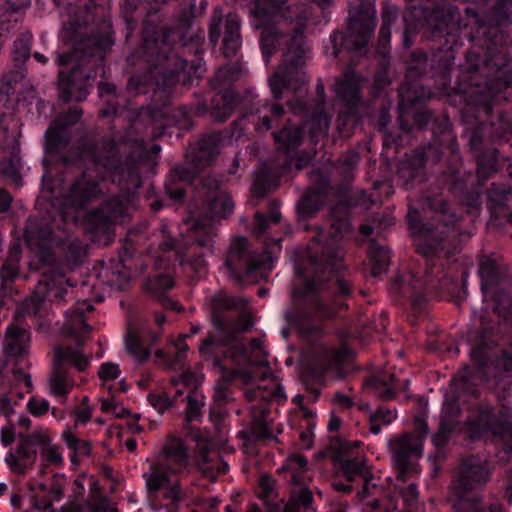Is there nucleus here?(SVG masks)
Returning a JSON list of instances; mask_svg holds the SVG:
<instances>
[{
    "mask_svg": "<svg viewBox=\"0 0 512 512\" xmlns=\"http://www.w3.org/2000/svg\"><path fill=\"white\" fill-rule=\"evenodd\" d=\"M26 331L17 325H10L5 332V352L18 357L25 353Z\"/></svg>",
    "mask_w": 512,
    "mask_h": 512,
    "instance_id": "3c124183",
    "label": "nucleus"
},
{
    "mask_svg": "<svg viewBox=\"0 0 512 512\" xmlns=\"http://www.w3.org/2000/svg\"><path fill=\"white\" fill-rule=\"evenodd\" d=\"M348 215L349 205L343 201L338 202L331 208L329 235L333 240L343 238L351 231V223Z\"/></svg>",
    "mask_w": 512,
    "mask_h": 512,
    "instance_id": "c03bdc74",
    "label": "nucleus"
},
{
    "mask_svg": "<svg viewBox=\"0 0 512 512\" xmlns=\"http://www.w3.org/2000/svg\"><path fill=\"white\" fill-rule=\"evenodd\" d=\"M497 345L494 328L483 327L476 334V345L471 350V358L477 368V376L483 381L500 377L503 372L512 371V346L491 359V350Z\"/></svg>",
    "mask_w": 512,
    "mask_h": 512,
    "instance_id": "f8f14e48",
    "label": "nucleus"
},
{
    "mask_svg": "<svg viewBox=\"0 0 512 512\" xmlns=\"http://www.w3.org/2000/svg\"><path fill=\"white\" fill-rule=\"evenodd\" d=\"M334 90L342 107L358 108L361 104L360 78L352 71H346L335 82Z\"/></svg>",
    "mask_w": 512,
    "mask_h": 512,
    "instance_id": "bb28decb",
    "label": "nucleus"
},
{
    "mask_svg": "<svg viewBox=\"0 0 512 512\" xmlns=\"http://www.w3.org/2000/svg\"><path fill=\"white\" fill-rule=\"evenodd\" d=\"M288 0H253L250 10L253 18L259 23L274 20L289 21L294 24L288 51L285 53L284 66L269 78V86L275 100L282 99L284 89L296 94L302 93L305 84L304 74L300 71L305 66V29L311 12L306 5L288 6Z\"/></svg>",
    "mask_w": 512,
    "mask_h": 512,
    "instance_id": "20e7f679",
    "label": "nucleus"
},
{
    "mask_svg": "<svg viewBox=\"0 0 512 512\" xmlns=\"http://www.w3.org/2000/svg\"><path fill=\"white\" fill-rule=\"evenodd\" d=\"M70 134L67 129L52 122L45 132V151L48 154H56L67 147L70 142Z\"/></svg>",
    "mask_w": 512,
    "mask_h": 512,
    "instance_id": "de8ad7c7",
    "label": "nucleus"
},
{
    "mask_svg": "<svg viewBox=\"0 0 512 512\" xmlns=\"http://www.w3.org/2000/svg\"><path fill=\"white\" fill-rule=\"evenodd\" d=\"M348 350L345 347L323 348L321 351L322 369L340 370L347 361Z\"/></svg>",
    "mask_w": 512,
    "mask_h": 512,
    "instance_id": "6e6d98bb",
    "label": "nucleus"
},
{
    "mask_svg": "<svg viewBox=\"0 0 512 512\" xmlns=\"http://www.w3.org/2000/svg\"><path fill=\"white\" fill-rule=\"evenodd\" d=\"M389 447L392 451L394 467L402 472L411 466L410 457L420 455L421 451L415 437L411 433H403L389 441Z\"/></svg>",
    "mask_w": 512,
    "mask_h": 512,
    "instance_id": "cd10ccee",
    "label": "nucleus"
},
{
    "mask_svg": "<svg viewBox=\"0 0 512 512\" xmlns=\"http://www.w3.org/2000/svg\"><path fill=\"white\" fill-rule=\"evenodd\" d=\"M426 152L419 148L413 154H406L398 167V178L402 180V186L410 189L415 181L421 182L425 177Z\"/></svg>",
    "mask_w": 512,
    "mask_h": 512,
    "instance_id": "b1692460",
    "label": "nucleus"
},
{
    "mask_svg": "<svg viewBox=\"0 0 512 512\" xmlns=\"http://www.w3.org/2000/svg\"><path fill=\"white\" fill-rule=\"evenodd\" d=\"M196 451L198 469L210 481L214 482L219 475L228 472V463L215 450L213 442L207 439H198Z\"/></svg>",
    "mask_w": 512,
    "mask_h": 512,
    "instance_id": "4be33fe9",
    "label": "nucleus"
},
{
    "mask_svg": "<svg viewBox=\"0 0 512 512\" xmlns=\"http://www.w3.org/2000/svg\"><path fill=\"white\" fill-rule=\"evenodd\" d=\"M316 95L314 107L308 109L307 102L300 95L288 101V106L294 114H306L305 125L308 126L310 136L317 138L328 131L330 117L325 112V88L321 80L316 84Z\"/></svg>",
    "mask_w": 512,
    "mask_h": 512,
    "instance_id": "dca6fc26",
    "label": "nucleus"
},
{
    "mask_svg": "<svg viewBox=\"0 0 512 512\" xmlns=\"http://www.w3.org/2000/svg\"><path fill=\"white\" fill-rule=\"evenodd\" d=\"M240 97L232 89H226L216 93L211 99L210 106L202 101L191 107L197 116H204L210 113L212 119L218 123L226 122L238 105Z\"/></svg>",
    "mask_w": 512,
    "mask_h": 512,
    "instance_id": "412c9836",
    "label": "nucleus"
},
{
    "mask_svg": "<svg viewBox=\"0 0 512 512\" xmlns=\"http://www.w3.org/2000/svg\"><path fill=\"white\" fill-rule=\"evenodd\" d=\"M375 14L374 5L369 0H360L357 11L347 21L346 30L331 36V54L337 57L344 50L354 52L365 48L376 27Z\"/></svg>",
    "mask_w": 512,
    "mask_h": 512,
    "instance_id": "1a4fd4ad",
    "label": "nucleus"
},
{
    "mask_svg": "<svg viewBox=\"0 0 512 512\" xmlns=\"http://www.w3.org/2000/svg\"><path fill=\"white\" fill-rule=\"evenodd\" d=\"M85 228L95 237H109L112 226L117 222L101 207L89 211L84 218Z\"/></svg>",
    "mask_w": 512,
    "mask_h": 512,
    "instance_id": "79ce46f5",
    "label": "nucleus"
},
{
    "mask_svg": "<svg viewBox=\"0 0 512 512\" xmlns=\"http://www.w3.org/2000/svg\"><path fill=\"white\" fill-rule=\"evenodd\" d=\"M233 208L231 197L223 193L206 197L201 209L197 205H190L191 216L185 223L191 230V239L202 247H212L217 235L216 220L228 217Z\"/></svg>",
    "mask_w": 512,
    "mask_h": 512,
    "instance_id": "6e6552de",
    "label": "nucleus"
},
{
    "mask_svg": "<svg viewBox=\"0 0 512 512\" xmlns=\"http://www.w3.org/2000/svg\"><path fill=\"white\" fill-rule=\"evenodd\" d=\"M285 110L280 104L269 103L268 100L255 103L248 114L245 116H256L257 120L253 121L255 129L259 132H265L272 128V120L280 119Z\"/></svg>",
    "mask_w": 512,
    "mask_h": 512,
    "instance_id": "473e14b6",
    "label": "nucleus"
},
{
    "mask_svg": "<svg viewBox=\"0 0 512 512\" xmlns=\"http://www.w3.org/2000/svg\"><path fill=\"white\" fill-rule=\"evenodd\" d=\"M21 254V244L13 242L9 246L7 257L0 268L1 291L4 296H12L17 293L13 284L19 277Z\"/></svg>",
    "mask_w": 512,
    "mask_h": 512,
    "instance_id": "a878e982",
    "label": "nucleus"
},
{
    "mask_svg": "<svg viewBox=\"0 0 512 512\" xmlns=\"http://www.w3.org/2000/svg\"><path fill=\"white\" fill-rule=\"evenodd\" d=\"M32 35L30 33H23L14 41L13 45V59L17 63H22L30 56Z\"/></svg>",
    "mask_w": 512,
    "mask_h": 512,
    "instance_id": "774afa93",
    "label": "nucleus"
},
{
    "mask_svg": "<svg viewBox=\"0 0 512 512\" xmlns=\"http://www.w3.org/2000/svg\"><path fill=\"white\" fill-rule=\"evenodd\" d=\"M165 116L166 112L163 108L156 106L141 107L135 115V119L131 124V129L137 130L142 123L145 125L159 123V126L162 127L161 121Z\"/></svg>",
    "mask_w": 512,
    "mask_h": 512,
    "instance_id": "4d7b16f0",
    "label": "nucleus"
},
{
    "mask_svg": "<svg viewBox=\"0 0 512 512\" xmlns=\"http://www.w3.org/2000/svg\"><path fill=\"white\" fill-rule=\"evenodd\" d=\"M93 305L87 301L77 302L73 308L66 312V320L63 325L66 332L72 335L86 334L91 330L85 319V313L93 310Z\"/></svg>",
    "mask_w": 512,
    "mask_h": 512,
    "instance_id": "c9c22d12",
    "label": "nucleus"
},
{
    "mask_svg": "<svg viewBox=\"0 0 512 512\" xmlns=\"http://www.w3.org/2000/svg\"><path fill=\"white\" fill-rule=\"evenodd\" d=\"M497 152L498 150L495 149L491 155H487L486 153L476 155L477 176L481 180H487L494 172H496L497 158L495 154Z\"/></svg>",
    "mask_w": 512,
    "mask_h": 512,
    "instance_id": "338daca9",
    "label": "nucleus"
},
{
    "mask_svg": "<svg viewBox=\"0 0 512 512\" xmlns=\"http://www.w3.org/2000/svg\"><path fill=\"white\" fill-rule=\"evenodd\" d=\"M397 418L395 410L378 407L377 410L370 414L369 423L371 433L377 435L381 431V425H389Z\"/></svg>",
    "mask_w": 512,
    "mask_h": 512,
    "instance_id": "0e129e2a",
    "label": "nucleus"
},
{
    "mask_svg": "<svg viewBox=\"0 0 512 512\" xmlns=\"http://www.w3.org/2000/svg\"><path fill=\"white\" fill-rule=\"evenodd\" d=\"M62 438L68 448L72 451L71 461L76 463L78 456H89L91 453V442L76 437L71 431H64Z\"/></svg>",
    "mask_w": 512,
    "mask_h": 512,
    "instance_id": "052dcab7",
    "label": "nucleus"
},
{
    "mask_svg": "<svg viewBox=\"0 0 512 512\" xmlns=\"http://www.w3.org/2000/svg\"><path fill=\"white\" fill-rule=\"evenodd\" d=\"M112 45L108 36L90 35L82 39L74 51L57 54V65L64 66L75 62L71 71H59L57 90L64 102L84 101L91 87V80L97 76L103 64V51Z\"/></svg>",
    "mask_w": 512,
    "mask_h": 512,
    "instance_id": "423d86ee",
    "label": "nucleus"
},
{
    "mask_svg": "<svg viewBox=\"0 0 512 512\" xmlns=\"http://www.w3.org/2000/svg\"><path fill=\"white\" fill-rule=\"evenodd\" d=\"M242 300L237 297L229 296L224 292H219L211 299V322L213 328L227 327L230 317L227 313L238 308Z\"/></svg>",
    "mask_w": 512,
    "mask_h": 512,
    "instance_id": "2f4dec72",
    "label": "nucleus"
},
{
    "mask_svg": "<svg viewBox=\"0 0 512 512\" xmlns=\"http://www.w3.org/2000/svg\"><path fill=\"white\" fill-rule=\"evenodd\" d=\"M222 27L223 54L225 57H233L242 44L239 17L236 14H228L223 20L221 10L216 8L209 24V40L214 46L222 35Z\"/></svg>",
    "mask_w": 512,
    "mask_h": 512,
    "instance_id": "f3484780",
    "label": "nucleus"
},
{
    "mask_svg": "<svg viewBox=\"0 0 512 512\" xmlns=\"http://www.w3.org/2000/svg\"><path fill=\"white\" fill-rule=\"evenodd\" d=\"M431 130L435 138L438 139L440 146H450L455 142V139L451 134V122L446 114H435Z\"/></svg>",
    "mask_w": 512,
    "mask_h": 512,
    "instance_id": "5fc2aeb1",
    "label": "nucleus"
},
{
    "mask_svg": "<svg viewBox=\"0 0 512 512\" xmlns=\"http://www.w3.org/2000/svg\"><path fill=\"white\" fill-rule=\"evenodd\" d=\"M310 260L314 274L294 289L293 305L284 314L288 325L305 338L318 334L319 323L344 317L356 291L335 246L322 247Z\"/></svg>",
    "mask_w": 512,
    "mask_h": 512,
    "instance_id": "f257e3e1",
    "label": "nucleus"
},
{
    "mask_svg": "<svg viewBox=\"0 0 512 512\" xmlns=\"http://www.w3.org/2000/svg\"><path fill=\"white\" fill-rule=\"evenodd\" d=\"M200 245L191 239V230L188 234V246L185 249L177 250V261L180 265H188L196 274H203L206 271V265L203 254L197 253L195 247ZM201 248H203L201 246Z\"/></svg>",
    "mask_w": 512,
    "mask_h": 512,
    "instance_id": "49530a36",
    "label": "nucleus"
},
{
    "mask_svg": "<svg viewBox=\"0 0 512 512\" xmlns=\"http://www.w3.org/2000/svg\"><path fill=\"white\" fill-rule=\"evenodd\" d=\"M64 276L59 274H44L38 281L35 288V297L38 301H57L61 302L67 294V289L63 285Z\"/></svg>",
    "mask_w": 512,
    "mask_h": 512,
    "instance_id": "72a5a7b5",
    "label": "nucleus"
},
{
    "mask_svg": "<svg viewBox=\"0 0 512 512\" xmlns=\"http://www.w3.org/2000/svg\"><path fill=\"white\" fill-rule=\"evenodd\" d=\"M481 62L479 54L472 51L466 54V64L459 77L458 90L468 105L477 107L488 116L493 109L496 90L492 81L479 73Z\"/></svg>",
    "mask_w": 512,
    "mask_h": 512,
    "instance_id": "9d476101",
    "label": "nucleus"
},
{
    "mask_svg": "<svg viewBox=\"0 0 512 512\" xmlns=\"http://www.w3.org/2000/svg\"><path fill=\"white\" fill-rule=\"evenodd\" d=\"M36 456L37 450L20 439L15 451H10L6 456L5 462L13 473L23 475L34 464Z\"/></svg>",
    "mask_w": 512,
    "mask_h": 512,
    "instance_id": "58836bf2",
    "label": "nucleus"
},
{
    "mask_svg": "<svg viewBox=\"0 0 512 512\" xmlns=\"http://www.w3.org/2000/svg\"><path fill=\"white\" fill-rule=\"evenodd\" d=\"M313 495L308 487L294 488L290 492L289 500L283 507V512H300L301 509L311 508Z\"/></svg>",
    "mask_w": 512,
    "mask_h": 512,
    "instance_id": "603ef678",
    "label": "nucleus"
},
{
    "mask_svg": "<svg viewBox=\"0 0 512 512\" xmlns=\"http://www.w3.org/2000/svg\"><path fill=\"white\" fill-rule=\"evenodd\" d=\"M329 180L322 179L315 187L309 188L297 203V212L304 219L312 218L324 205L328 196Z\"/></svg>",
    "mask_w": 512,
    "mask_h": 512,
    "instance_id": "c756f323",
    "label": "nucleus"
},
{
    "mask_svg": "<svg viewBox=\"0 0 512 512\" xmlns=\"http://www.w3.org/2000/svg\"><path fill=\"white\" fill-rule=\"evenodd\" d=\"M430 220L423 222L418 210H410L407 215L409 229L420 238L415 242L416 251L425 259V278H416L412 273L397 276L389 284V292L398 301L409 299L415 308H421L425 294L432 284V269L436 259L449 258L459 247L458 216L442 197H427Z\"/></svg>",
    "mask_w": 512,
    "mask_h": 512,
    "instance_id": "f03ea898",
    "label": "nucleus"
},
{
    "mask_svg": "<svg viewBox=\"0 0 512 512\" xmlns=\"http://www.w3.org/2000/svg\"><path fill=\"white\" fill-rule=\"evenodd\" d=\"M277 149L285 154L291 153L302 144L304 130L298 125L288 122L282 129L273 132Z\"/></svg>",
    "mask_w": 512,
    "mask_h": 512,
    "instance_id": "a19ab883",
    "label": "nucleus"
},
{
    "mask_svg": "<svg viewBox=\"0 0 512 512\" xmlns=\"http://www.w3.org/2000/svg\"><path fill=\"white\" fill-rule=\"evenodd\" d=\"M409 381L405 380L401 385L395 373L380 372L370 376L365 381V385L371 390L373 396L381 401H390L396 398L399 390H405Z\"/></svg>",
    "mask_w": 512,
    "mask_h": 512,
    "instance_id": "393cba45",
    "label": "nucleus"
},
{
    "mask_svg": "<svg viewBox=\"0 0 512 512\" xmlns=\"http://www.w3.org/2000/svg\"><path fill=\"white\" fill-rule=\"evenodd\" d=\"M164 458L160 463H167L171 468V474H177L188 465V454L181 439L169 437L163 448Z\"/></svg>",
    "mask_w": 512,
    "mask_h": 512,
    "instance_id": "f704fd0d",
    "label": "nucleus"
},
{
    "mask_svg": "<svg viewBox=\"0 0 512 512\" xmlns=\"http://www.w3.org/2000/svg\"><path fill=\"white\" fill-rule=\"evenodd\" d=\"M491 473L479 457L464 458L454 480L451 483L457 499L467 498V494L477 487L485 485L490 480Z\"/></svg>",
    "mask_w": 512,
    "mask_h": 512,
    "instance_id": "a211bd4d",
    "label": "nucleus"
},
{
    "mask_svg": "<svg viewBox=\"0 0 512 512\" xmlns=\"http://www.w3.org/2000/svg\"><path fill=\"white\" fill-rule=\"evenodd\" d=\"M190 26V18L180 20L178 27L146 25L143 29L142 58L145 73L132 75L127 84L131 93L157 92L172 85L186 67L183 58L186 45L181 39Z\"/></svg>",
    "mask_w": 512,
    "mask_h": 512,
    "instance_id": "7ed1b4c3",
    "label": "nucleus"
},
{
    "mask_svg": "<svg viewBox=\"0 0 512 512\" xmlns=\"http://www.w3.org/2000/svg\"><path fill=\"white\" fill-rule=\"evenodd\" d=\"M434 34L450 35L461 26V16L458 8L450 3L437 5L430 16Z\"/></svg>",
    "mask_w": 512,
    "mask_h": 512,
    "instance_id": "c85d7f7f",
    "label": "nucleus"
},
{
    "mask_svg": "<svg viewBox=\"0 0 512 512\" xmlns=\"http://www.w3.org/2000/svg\"><path fill=\"white\" fill-rule=\"evenodd\" d=\"M99 141H112L113 145H115V147H116L118 157L120 158V161L122 162V164H124L126 162L127 158L130 156V152L133 149L132 145L134 144V142H140L143 145L144 149L147 151V158L145 160H143V162L138 164V172L139 173H140V167L150 160L151 154H158L161 149L159 145L153 144L151 147V150L149 151L146 147L145 141L142 138L132 137L130 135V133H128L125 136H122L120 138L119 142H116L112 138H102Z\"/></svg>",
    "mask_w": 512,
    "mask_h": 512,
    "instance_id": "a18cd8bd",
    "label": "nucleus"
},
{
    "mask_svg": "<svg viewBox=\"0 0 512 512\" xmlns=\"http://www.w3.org/2000/svg\"><path fill=\"white\" fill-rule=\"evenodd\" d=\"M64 479L55 475L49 485L48 495L49 497H43L38 499L35 503L38 510L43 512L48 511L52 507L53 501H59L64 494Z\"/></svg>",
    "mask_w": 512,
    "mask_h": 512,
    "instance_id": "13d9d810",
    "label": "nucleus"
},
{
    "mask_svg": "<svg viewBox=\"0 0 512 512\" xmlns=\"http://www.w3.org/2000/svg\"><path fill=\"white\" fill-rule=\"evenodd\" d=\"M130 156L122 164L112 141H89L84 145L96 165L102 166L117 183L120 193L105 199L101 207L117 222L123 224L132 217L135 209L136 190L141 186L138 164L147 158V151L140 142H134Z\"/></svg>",
    "mask_w": 512,
    "mask_h": 512,
    "instance_id": "39448f33",
    "label": "nucleus"
},
{
    "mask_svg": "<svg viewBox=\"0 0 512 512\" xmlns=\"http://www.w3.org/2000/svg\"><path fill=\"white\" fill-rule=\"evenodd\" d=\"M90 140H88L89 142ZM87 141L83 144L85 145ZM82 153L85 157L89 158L93 163V168H87L76 177L71 183L69 189L64 195L63 220H67L66 208H73L75 210L82 209L102 195L100 182L105 180L108 172L102 166L96 165L91 157L85 153L84 146H82Z\"/></svg>",
    "mask_w": 512,
    "mask_h": 512,
    "instance_id": "2eb2a0df",
    "label": "nucleus"
},
{
    "mask_svg": "<svg viewBox=\"0 0 512 512\" xmlns=\"http://www.w3.org/2000/svg\"><path fill=\"white\" fill-rule=\"evenodd\" d=\"M171 468L167 463H155L151 465V473L146 477L148 492L156 493L169 482Z\"/></svg>",
    "mask_w": 512,
    "mask_h": 512,
    "instance_id": "864d4df0",
    "label": "nucleus"
},
{
    "mask_svg": "<svg viewBox=\"0 0 512 512\" xmlns=\"http://www.w3.org/2000/svg\"><path fill=\"white\" fill-rule=\"evenodd\" d=\"M294 25L295 23L290 24L289 21L284 23V20H274L273 22L267 23L257 22V28H262L260 44L266 63L270 61V57L275 54L283 45L286 46L284 53L288 51ZM284 58L285 54H283L282 63L279 65L274 74L277 73L281 67L285 65Z\"/></svg>",
    "mask_w": 512,
    "mask_h": 512,
    "instance_id": "6ab92c4d",
    "label": "nucleus"
},
{
    "mask_svg": "<svg viewBox=\"0 0 512 512\" xmlns=\"http://www.w3.org/2000/svg\"><path fill=\"white\" fill-rule=\"evenodd\" d=\"M368 253L372 275L379 276L386 273L391 260L390 250L373 240L369 243Z\"/></svg>",
    "mask_w": 512,
    "mask_h": 512,
    "instance_id": "09e8293b",
    "label": "nucleus"
},
{
    "mask_svg": "<svg viewBox=\"0 0 512 512\" xmlns=\"http://www.w3.org/2000/svg\"><path fill=\"white\" fill-rule=\"evenodd\" d=\"M222 140L220 132H212L200 138L197 145L186 154L184 163L176 165L170 172L166 182L167 195L176 201L185 197V186L194 181L203 169L212 165L218 155Z\"/></svg>",
    "mask_w": 512,
    "mask_h": 512,
    "instance_id": "0eeeda50",
    "label": "nucleus"
},
{
    "mask_svg": "<svg viewBox=\"0 0 512 512\" xmlns=\"http://www.w3.org/2000/svg\"><path fill=\"white\" fill-rule=\"evenodd\" d=\"M174 285L175 282L172 276L159 274L147 281L146 288L164 308L178 311L180 309L178 302L167 296V291L172 289Z\"/></svg>",
    "mask_w": 512,
    "mask_h": 512,
    "instance_id": "4c0bfd02",
    "label": "nucleus"
},
{
    "mask_svg": "<svg viewBox=\"0 0 512 512\" xmlns=\"http://www.w3.org/2000/svg\"><path fill=\"white\" fill-rule=\"evenodd\" d=\"M360 445V441L336 439L329 446V451L331 460L339 465L347 481L354 482L358 478L363 480V487L358 494L364 499L370 494L369 487L374 476L365 454L359 451Z\"/></svg>",
    "mask_w": 512,
    "mask_h": 512,
    "instance_id": "9b49d317",
    "label": "nucleus"
},
{
    "mask_svg": "<svg viewBox=\"0 0 512 512\" xmlns=\"http://www.w3.org/2000/svg\"><path fill=\"white\" fill-rule=\"evenodd\" d=\"M277 184L273 177L265 170L260 171L254 180L252 193L258 198H264L274 191Z\"/></svg>",
    "mask_w": 512,
    "mask_h": 512,
    "instance_id": "69168bd1",
    "label": "nucleus"
},
{
    "mask_svg": "<svg viewBox=\"0 0 512 512\" xmlns=\"http://www.w3.org/2000/svg\"><path fill=\"white\" fill-rule=\"evenodd\" d=\"M464 432L472 440H479L491 433L503 439L512 451V424L507 414L490 405L481 404L469 411L464 422Z\"/></svg>",
    "mask_w": 512,
    "mask_h": 512,
    "instance_id": "ddd939ff",
    "label": "nucleus"
},
{
    "mask_svg": "<svg viewBox=\"0 0 512 512\" xmlns=\"http://www.w3.org/2000/svg\"><path fill=\"white\" fill-rule=\"evenodd\" d=\"M200 356L211 361L213 366L230 361L231 364H239L241 360L245 364L248 361L247 347L239 338H234L233 331L227 327L214 328L203 338L198 346Z\"/></svg>",
    "mask_w": 512,
    "mask_h": 512,
    "instance_id": "4468645a",
    "label": "nucleus"
},
{
    "mask_svg": "<svg viewBox=\"0 0 512 512\" xmlns=\"http://www.w3.org/2000/svg\"><path fill=\"white\" fill-rule=\"evenodd\" d=\"M50 392L55 397H66L74 387V380L69 374V370L53 367L49 378Z\"/></svg>",
    "mask_w": 512,
    "mask_h": 512,
    "instance_id": "8fccbe9b",
    "label": "nucleus"
},
{
    "mask_svg": "<svg viewBox=\"0 0 512 512\" xmlns=\"http://www.w3.org/2000/svg\"><path fill=\"white\" fill-rule=\"evenodd\" d=\"M412 62L416 63L415 67H409V70H417L418 74L425 72L426 65L430 61V66L433 70L443 75H446L453 66L454 57L450 50L439 49L432 53L429 59L427 53L418 51L411 54Z\"/></svg>",
    "mask_w": 512,
    "mask_h": 512,
    "instance_id": "7c9ffc66",
    "label": "nucleus"
},
{
    "mask_svg": "<svg viewBox=\"0 0 512 512\" xmlns=\"http://www.w3.org/2000/svg\"><path fill=\"white\" fill-rule=\"evenodd\" d=\"M342 108L337 118V130L341 136L349 137L358 121V108Z\"/></svg>",
    "mask_w": 512,
    "mask_h": 512,
    "instance_id": "680f3d73",
    "label": "nucleus"
},
{
    "mask_svg": "<svg viewBox=\"0 0 512 512\" xmlns=\"http://www.w3.org/2000/svg\"><path fill=\"white\" fill-rule=\"evenodd\" d=\"M269 416L270 411L267 408L253 406L249 426L239 432V437L250 443L273 439L272 421Z\"/></svg>",
    "mask_w": 512,
    "mask_h": 512,
    "instance_id": "5701e85b",
    "label": "nucleus"
},
{
    "mask_svg": "<svg viewBox=\"0 0 512 512\" xmlns=\"http://www.w3.org/2000/svg\"><path fill=\"white\" fill-rule=\"evenodd\" d=\"M487 207L494 221L502 219L512 209V192L492 184L488 191Z\"/></svg>",
    "mask_w": 512,
    "mask_h": 512,
    "instance_id": "ea45409f",
    "label": "nucleus"
},
{
    "mask_svg": "<svg viewBox=\"0 0 512 512\" xmlns=\"http://www.w3.org/2000/svg\"><path fill=\"white\" fill-rule=\"evenodd\" d=\"M248 239L237 237L230 245L225 264L232 276L242 281L245 276L262 268V261L248 249Z\"/></svg>",
    "mask_w": 512,
    "mask_h": 512,
    "instance_id": "aec40b11",
    "label": "nucleus"
},
{
    "mask_svg": "<svg viewBox=\"0 0 512 512\" xmlns=\"http://www.w3.org/2000/svg\"><path fill=\"white\" fill-rule=\"evenodd\" d=\"M455 512H504L499 504H492L481 508L477 498H462L453 502Z\"/></svg>",
    "mask_w": 512,
    "mask_h": 512,
    "instance_id": "e2e57ef3",
    "label": "nucleus"
},
{
    "mask_svg": "<svg viewBox=\"0 0 512 512\" xmlns=\"http://www.w3.org/2000/svg\"><path fill=\"white\" fill-rule=\"evenodd\" d=\"M159 339L160 334L158 332L150 331L148 333V340H143L136 332L128 330L125 345L128 353L134 357L136 361L144 363L149 359L151 354L150 348L145 346V342L148 341L149 345H154Z\"/></svg>",
    "mask_w": 512,
    "mask_h": 512,
    "instance_id": "37998d69",
    "label": "nucleus"
},
{
    "mask_svg": "<svg viewBox=\"0 0 512 512\" xmlns=\"http://www.w3.org/2000/svg\"><path fill=\"white\" fill-rule=\"evenodd\" d=\"M73 365L79 372L85 371L89 367V358L78 348L70 346H58L55 348L53 367L69 370V365Z\"/></svg>",
    "mask_w": 512,
    "mask_h": 512,
    "instance_id": "e433bc0d",
    "label": "nucleus"
},
{
    "mask_svg": "<svg viewBox=\"0 0 512 512\" xmlns=\"http://www.w3.org/2000/svg\"><path fill=\"white\" fill-rule=\"evenodd\" d=\"M269 217H266L262 212H256L254 217V234L260 237L269 228V224H278L281 220V213L278 209V205L275 201H272L269 205Z\"/></svg>",
    "mask_w": 512,
    "mask_h": 512,
    "instance_id": "bf43d9fd",
    "label": "nucleus"
}]
</instances>
